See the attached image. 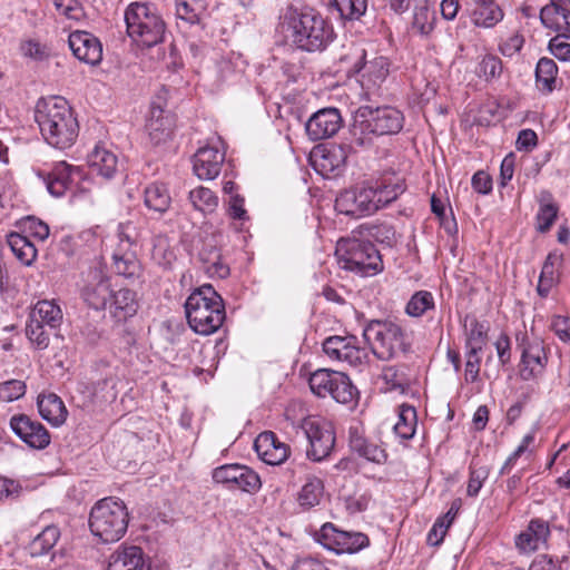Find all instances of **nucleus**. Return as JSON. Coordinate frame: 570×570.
Listing matches in <instances>:
<instances>
[{"label": "nucleus", "mask_w": 570, "mask_h": 570, "mask_svg": "<svg viewBox=\"0 0 570 570\" xmlns=\"http://www.w3.org/2000/svg\"><path fill=\"white\" fill-rule=\"evenodd\" d=\"M405 190L403 177L385 173L340 193L335 199V209L355 218L370 216L395 202Z\"/></svg>", "instance_id": "1"}, {"label": "nucleus", "mask_w": 570, "mask_h": 570, "mask_svg": "<svg viewBox=\"0 0 570 570\" xmlns=\"http://www.w3.org/2000/svg\"><path fill=\"white\" fill-rule=\"evenodd\" d=\"M279 19L285 38L303 51H322L334 40L332 24L313 8L288 6Z\"/></svg>", "instance_id": "2"}, {"label": "nucleus", "mask_w": 570, "mask_h": 570, "mask_svg": "<svg viewBox=\"0 0 570 570\" xmlns=\"http://www.w3.org/2000/svg\"><path fill=\"white\" fill-rule=\"evenodd\" d=\"M35 120L48 145L63 150L76 142L79 124L65 98H40L35 107Z\"/></svg>", "instance_id": "3"}, {"label": "nucleus", "mask_w": 570, "mask_h": 570, "mask_svg": "<svg viewBox=\"0 0 570 570\" xmlns=\"http://www.w3.org/2000/svg\"><path fill=\"white\" fill-rule=\"evenodd\" d=\"M184 306L189 327L200 335L217 332L226 318L224 301L212 285L193 291Z\"/></svg>", "instance_id": "4"}, {"label": "nucleus", "mask_w": 570, "mask_h": 570, "mask_svg": "<svg viewBox=\"0 0 570 570\" xmlns=\"http://www.w3.org/2000/svg\"><path fill=\"white\" fill-rule=\"evenodd\" d=\"M128 523L126 504L111 497L97 501L89 514V529L102 543L119 541L126 534Z\"/></svg>", "instance_id": "5"}, {"label": "nucleus", "mask_w": 570, "mask_h": 570, "mask_svg": "<svg viewBox=\"0 0 570 570\" xmlns=\"http://www.w3.org/2000/svg\"><path fill=\"white\" fill-rule=\"evenodd\" d=\"M335 255L342 269L360 276H372L382 271L381 255L370 240L355 236L341 238L337 242Z\"/></svg>", "instance_id": "6"}, {"label": "nucleus", "mask_w": 570, "mask_h": 570, "mask_svg": "<svg viewBox=\"0 0 570 570\" xmlns=\"http://www.w3.org/2000/svg\"><path fill=\"white\" fill-rule=\"evenodd\" d=\"M363 337L379 360L389 361L406 352L407 344L402 326L391 320H371L363 328Z\"/></svg>", "instance_id": "7"}, {"label": "nucleus", "mask_w": 570, "mask_h": 570, "mask_svg": "<svg viewBox=\"0 0 570 570\" xmlns=\"http://www.w3.org/2000/svg\"><path fill=\"white\" fill-rule=\"evenodd\" d=\"M125 21L128 36L139 46L150 48L164 40V20L145 3H131L126 9Z\"/></svg>", "instance_id": "8"}, {"label": "nucleus", "mask_w": 570, "mask_h": 570, "mask_svg": "<svg viewBox=\"0 0 570 570\" xmlns=\"http://www.w3.org/2000/svg\"><path fill=\"white\" fill-rule=\"evenodd\" d=\"M19 225L22 232L28 235L11 233L8 235V245L10 246L16 257L22 264L28 266L31 265L37 257L36 245L30 240L29 236L43 242L49 236V226L45 222L33 216H27L22 218Z\"/></svg>", "instance_id": "9"}, {"label": "nucleus", "mask_w": 570, "mask_h": 570, "mask_svg": "<svg viewBox=\"0 0 570 570\" xmlns=\"http://www.w3.org/2000/svg\"><path fill=\"white\" fill-rule=\"evenodd\" d=\"M302 429L308 440L306 455L314 462L328 458L335 445V431L331 422L320 417H307Z\"/></svg>", "instance_id": "10"}, {"label": "nucleus", "mask_w": 570, "mask_h": 570, "mask_svg": "<svg viewBox=\"0 0 570 570\" xmlns=\"http://www.w3.org/2000/svg\"><path fill=\"white\" fill-rule=\"evenodd\" d=\"M316 541L325 549L337 554L356 553L370 544V539L362 532L343 531L326 522L315 534Z\"/></svg>", "instance_id": "11"}, {"label": "nucleus", "mask_w": 570, "mask_h": 570, "mask_svg": "<svg viewBox=\"0 0 570 570\" xmlns=\"http://www.w3.org/2000/svg\"><path fill=\"white\" fill-rule=\"evenodd\" d=\"M213 481L228 490L256 493L262 488L259 475L249 466L232 463L223 464L213 470Z\"/></svg>", "instance_id": "12"}, {"label": "nucleus", "mask_w": 570, "mask_h": 570, "mask_svg": "<svg viewBox=\"0 0 570 570\" xmlns=\"http://www.w3.org/2000/svg\"><path fill=\"white\" fill-rule=\"evenodd\" d=\"M323 351L331 360L353 367L363 366L368 360L366 350L357 345V337L354 335L330 336L323 343Z\"/></svg>", "instance_id": "13"}, {"label": "nucleus", "mask_w": 570, "mask_h": 570, "mask_svg": "<svg viewBox=\"0 0 570 570\" xmlns=\"http://www.w3.org/2000/svg\"><path fill=\"white\" fill-rule=\"evenodd\" d=\"M357 117H364L379 136L395 135L402 130L404 125L402 111L391 106L376 108L368 105L361 106L357 109Z\"/></svg>", "instance_id": "14"}, {"label": "nucleus", "mask_w": 570, "mask_h": 570, "mask_svg": "<svg viewBox=\"0 0 570 570\" xmlns=\"http://www.w3.org/2000/svg\"><path fill=\"white\" fill-rule=\"evenodd\" d=\"M111 277L100 266L89 268L81 295L94 309H106L112 296Z\"/></svg>", "instance_id": "15"}, {"label": "nucleus", "mask_w": 570, "mask_h": 570, "mask_svg": "<svg viewBox=\"0 0 570 570\" xmlns=\"http://www.w3.org/2000/svg\"><path fill=\"white\" fill-rule=\"evenodd\" d=\"M9 426L14 435L31 449L43 450L50 444V433L45 425L26 414L12 415Z\"/></svg>", "instance_id": "16"}, {"label": "nucleus", "mask_w": 570, "mask_h": 570, "mask_svg": "<svg viewBox=\"0 0 570 570\" xmlns=\"http://www.w3.org/2000/svg\"><path fill=\"white\" fill-rule=\"evenodd\" d=\"M519 347L521 348L520 375L528 381L541 374L547 365L548 356L541 340L524 336Z\"/></svg>", "instance_id": "17"}, {"label": "nucleus", "mask_w": 570, "mask_h": 570, "mask_svg": "<svg viewBox=\"0 0 570 570\" xmlns=\"http://www.w3.org/2000/svg\"><path fill=\"white\" fill-rule=\"evenodd\" d=\"M342 122V116L337 108H323L309 117L305 130L311 140L327 139L337 134Z\"/></svg>", "instance_id": "18"}, {"label": "nucleus", "mask_w": 570, "mask_h": 570, "mask_svg": "<svg viewBox=\"0 0 570 570\" xmlns=\"http://www.w3.org/2000/svg\"><path fill=\"white\" fill-rule=\"evenodd\" d=\"M47 190L55 197H61L75 183V179H81L82 169L66 161L56 163L52 169L47 173H39Z\"/></svg>", "instance_id": "19"}, {"label": "nucleus", "mask_w": 570, "mask_h": 570, "mask_svg": "<svg viewBox=\"0 0 570 570\" xmlns=\"http://www.w3.org/2000/svg\"><path fill=\"white\" fill-rule=\"evenodd\" d=\"M225 161V151L217 146L200 147L193 157L194 174L202 180L215 179Z\"/></svg>", "instance_id": "20"}, {"label": "nucleus", "mask_w": 570, "mask_h": 570, "mask_svg": "<svg viewBox=\"0 0 570 570\" xmlns=\"http://www.w3.org/2000/svg\"><path fill=\"white\" fill-rule=\"evenodd\" d=\"M73 56L82 62L98 65L102 59V46L97 37L87 31H73L68 38Z\"/></svg>", "instance_id": "21"}, {"label": "nucleus", "mask_w": 570, "mask_h": 570, "mask_svg": "<svg viewBox=\"0 0 570 570\" xmlns=\"http://www.w3.org/2000/svg\"><path fill=\"white\" fill-rule=\"evenodd\" d=\"M131 247L132 243L128 237L120 238L112 253V266L118 275L135 281L141 277L142 268Z\"/></svg>", "instance_id": "22"}, {"label": "nucleus", "mask_w": 570, "mask_h": 570, "mask_svg": "<svg viewBox=\"0 0 570 570\" xmlns=\"http://www.w3.org/2000/svg\"><path fill=\"white\" fill-rule=\"evenodd\" d=\"M540 20L546 28L570 39V0H552L541 9Z\"/></svg>", "instance_id": "23"}, {"label": "nucleus", "mask_w": 570, "mask_h": 570, "mask_svg": "<svg viewBox=\"0 0 570 570\" xmlns=\"http://www.w3.org/2000/svg\"><path fill=\"white\" fill-rule=\"evenodd\" d=\"M549 537L550 527L548 521L535 518L515 537V548L520 553H531L544 546Z\"/></svg>", "instance_id": "24"}, {"label": "nucleus", "mask_w": 570, "mask_h": 570, "mask_svg": "<svg viewBox=\"0 0 570 570\" xmlns=\"http://www.w3.org/2000/svg\"><path fill=\"white\" fill-rule=\"evenodd\" d=\"M258 456L269 465H278L285 462L289 455V446L279 441L272 431L263 432L254 443Z\"/></svg>", "instance_id": "25"}, {"label": "nucleus", "mask_w": 570, "mask_h": 570, "mask_svg": "<svg viewBox=\"0 0 570 570\" xmlns=\"http://www.w3.org/2000/svg\"><path fill=\"white\" fill-rule=\"evenodd\" d=\"M107 570H150V566L140 547L121 544L110 554Z\"/></svg>", "instance_id": "26"}, {"label": "nucleus", "mask_w": 570, "mask_h": 570, "mask_svg": "<svg viewBox=\"0 0 570 570\" xmlns=\"http://www.w3.org/2000/svg\"><path fill=\"white\" fill-rule=\"evenodd\" d=\"M87 164L92 175L111 179L117 171L118 158L109 149L97 145L87 156Z\"/></svg>", "instance_id": "27"}, {"label": "nucleus", "mask_w": 570, "mask_h": 570, "mask_svg": "<svg viewBox=\"0 0 570 570\" xmlns=\"http://www.w3.org/2000/svg\"><path fill=\"white\" fill-rule=\"evenodd\" d=\"M390 72V63L387 58L383 56H376L372 60H364V67H362L360 82L361 86L366 90H373L379 88L381 83L386 79Z\"/></svg>", "instance_id": "28"}, {"label": "nucleus", "mask_w": 570, "mask_h": 570, "mask_svg": "<svg viewBox=\"0 0 570 570\" xmlns=\"http://www.w3.org/2000/svg\"><path fill=\"white\" fill-rule=\"evenodd\" d=\"M348 434V443L353 452L375 463H383L385 461V451L370 442L357 426H351Z\"/></svg>", "instance_id": "29"}, {"label": "nucleus", "mask_w": 570, "mask_h": 570, "mask_svg": "<svg viewBox=\"0 0 570 570\" xmlns=\"http://www.w3.org/2000/svg\"><path fill=\"white\" fill-rule=\"evenodd\" d=\"M146 129L154 145L165 142L173 134V120L160 107L151 106Z\"/></svg>", "instance_id": "30"}, {"label": "nucleus", "mask_w": 570, "mask_h": 570, "mask_svg": "<svg viewBox=\"0 0 570 570\" xmlns=\"http://www.w3.org/2000/svg\"><path fill=\"white\" fill-rule=\"evenodd\" d=\"M107 308H109L111 315L118 321H125L134 316L138 308L136 292L129 288L112 291V296Z\"/></svg>", "instance_id": "31"}, {"label": "nucleus", "mask_w": 570, "mask_h": 570, "mask_svg": "<svg viewBox=\"0 0 570 570\" xmlns=\"http://www.w3.org/2000/svg\"><path fill=\"white\" fill-rule=\"evenodd\" d=\"M37 405L41 417L51 425L60 426L65 423L68 411L58 395L53 393L39 395Z\"/></svg>", "instance_id": "32"}, {"label": "nucleus", "mask_w": 570, "mask_h": 570, "mask_svg": "<svg viewBox=\"0 0 570 570\" xmlns=\"http://www.w3.org/2000/svg\"><path fill=\"white\" fill-rule=\"evenodd\" d=\"M471 11L474 26L492 28L503 19V11L495 0H475Z\"/></svg>", "instance_id": "33"}, {"label": "nucleus", "mask_w": 570, "mask_h": 570, "mask_svg": "<svg viewBox=\"0 0 570 570\" xmlns=\"http://www.w3.org/2000/svg\"><path fill=\"white\" fill-rule=\"evenodd\" d=\"M145 206L159 215L165 214L171 205V196L165 183L153 181L144 189Z\"/></svg>", "instance_id": "34"}, {"label": "nucleus", "mask_w": 570, "mask_h": 570, "mask_svg": "<svg viewBox=\"0 0 570 570\" xmlns=\"http://www.w3.org/2000/svg\"><path fill=\"white\" fill-rule=\"evenodd\" d=\"M434 0H422L412 9V29L421 36H429L435 28Z\"/></svg>", "instance_id": "35"}, {"label": "nucleus", "mask_w": 570, "mask_h": 570, "mask_svg": "<svg viewBox=\"0 0 570 570\" xmlns=\"http://www.w3.org/2000/svg\"><path fill=\"white\" fill-rule=\"evenodd\" d=\"M60 539V530L56 525H47L28 544V552L32 558L49 554Z\"/></svg>", "instance_id": "36"}, {"label": "nucleus", "mask_w": 570, "mask_h": 570, "mask_svg": "<svg viewBox=\"0 0 570 570\" xmlns=\"http://www.w3.org/2000/svg\"><path fill=\"white\" fill-rule=\"evenodd\" d=\"M29 318L37 320L39 323L55 330L62 322V312L53 301H39L30 313Z\"/></svg>", "instance_id": "37"}, {"label": "nucleus", "mask_w": 570, "mask_h": 570, "mask_svg": "<svg viewBox=\"0 0 570 570\" xmlns=\"http://www.w3.org/2000/svg\"><path fill=\"white\" fill-rule=\"evenodd\" d=\"M324 494V483L317 476H308L297 494V502L303 510H309L320 504Z\"/></svg>", "instance_id": "38"}, {"label": "nucleus", "mask_w": 570, "mask_h": 570, "mask_svg": "<svg viewBox=\"0 0 570 570\" xmlns=\"http://www.w3.org/2000/svg\"><path fill=\"white\" fill-rule=\"evenodd\" d=\"M417 425V415L414 406L402 404L399 407L397 422L393 426V431L402 441L412 439L415 434Z\"/></svg>", "instance_id": "39"}, {"label": "nucleus", "mask_w": 570, "mask_h": 570, "mask_svg": "<svg viewBox=\"0 0 570 570\" xmlns=\"http://www.w3.org/2000/svg\"><path fill=\"white\" fill-rule=\"evenodd\" d=\"M208 0H176V17L177 19L188 23H199L203 16L206 13Z\"/></svg>", "instance_id": "40"}, {"label": "nucleus", "mask_w": 570, "mask_h": 570, "mask_svg": "<svg viewBox=\"0 0 570 570\" xmlns=\"http://www.w3.org/2000/svg\"><path fill=\"white\" fill-rule=\"evenodd\" d=\"M327 6L330 10H336L341 19L356 21L365 16L368 0H328Z\"/></svg>", "instance_id": "41"}, {"label": "nucleus", "mask_w": 570, "mask_h": 570, "mask_svg": "<svg viewBox=\"0 0 570 570\" xmlns=\"http://www.w3.org/2000/svg\"><path fill=\"white\" fill-rule=\"evenodd\" d=\"M558 206L553 203L552 196L548 191L541 193L539 199V210L537 213V229L540 233L550 230L558 216Z\"/></svg>", "instance_id": "42"}, {"label": "nucleus", "mask_w": 570, "mask_h": 570, "mask_svg": "<svg viewBox=\"0 0 570 570\" xmlns=\"http://www.w3.org/2000/svg\"><path fill=\"white\" fill-rule=\"evenodd\" d=\"M350 144L352 147L368 148L373 145L376 132L368 126L364 117L355 115L354 124L350 129Z\"/></svg>", "instance_id": "43"}, {"label": "nucleus", "mask_w": 570, "mask_h": 570, "mask_svg": "<svg viewBox=\"0 0 570 570\" xmlns=\"http://www.w3.org/2000/svg\"><path fill=\"white\" fill-rule=\"evenodd\" d=\"M334 387L332 390V397L342 404H350L355 402L358 391L353 385L351 379L343 372L337 371L334 375Z\"/></svg>", "instance_id": "44"}, {"label": "nucleus", "mask_w": 570, "mask_h": 570, "mask_svg": "<svg viewBox=\"0 0 570 570\" xmlns=\"http://www.w3.org/2000/svg\"><path fill=\"white\" fill-rule=\"evenodd\" d=\"M337 374V371L321 368L311 374L308 384L311 391L320 396L326 397L327 395L332 396V390L334 387V375Z\"/></svg>", "instance_id": "45"}, {"label": "nucleus", "mask_w": 570, "mask_h": 570, "mask_svg": "<svg viewBox=\"0 0 570 570\" xmlns=\"http://www.w3.org/2000/svg\"><path fill=\"white\" fill-rule=\"evenodd\" d=\"M189 200L194 208L203 214H212L218 207V197L216 194L203 186L189 191Z\"/></svg>", "instance_id": "46"}, {"label": "nucleus", "mask_w": 570, "mask_h": 570, "mask_svg": "<svg viewBox=\"0 0 570 570\" xmlns=\"http://www.w3.org/2000/svg\"><path fill=\"white\" fill-rule=\"evenodd\" d=\"M435 308L433 294L429 291L415 292L405 306V313L411 317H421Z\"/></svg>", "instance_id": "47"}, {"label": "nucleus", "mask_w": 570, "mask_h": 570, "mask_svg": "<svg viewBox=\"0 0 570 570\" xmlns=\"http://www.w3.org/2000/svg\"><path fill=\"white\" fill-rule=\"evenodd\" d=\"M489 466L480 464L478 460L473 459L469 466L466 495L471 498L478 497L483 483L489 478Z\"/></svg>", "instance_id": "48"}, {"label": "nucleus", "mask_w": 570, "mask_h": 570, "mask_svg": "<svg viewBox=\"0 0 570 570\" xmlns=\"http://www.w3.org/2000/svg\"><path fill=\"white\" fill-rule=\"evenodd\" d=\"M488 332L489 326L487 323L479 322L475 317H472L466 330L465 348L483 351L488 340Z\"/></svg>", "instance_id": "49"}, {"label": "nucleus", "mask_w": 570, "mask_h": 570, "mask_svg": "<svg viewBox=\"0 0 570 570\" xmlns=\"http://www.w3.org/2000/svg\"><path fill=\"white\" fill-rule=\"evenodd\" d=\"M358 232L387 246L395 243V229L387 223L363 224L358 227Z\"/></svg>", "instance_id": "50"}, {"label": "nucleus", "mask_w": 570, "mask_h": 570, "mask_svg": "<svg viewBox=\"0 0 570 570\" xmlns=\"http://www.w3.org/2000/svg\"><path fill=\"white\" fill-rule=\"evenodd\" d=\"M366 51L361 46H352L340 57V63L343 66L347 76L358 75L364 67Z\"/></svg>", "instance_id": "51"}, {"label": "nucleus", "mask_w": 570, "mask_h": 570, "mask_svg": "<svg viewBox=\"0 0 570 570\" xmlns=\"http://www.w3.org/2000/svg\"><path fill=\"white\" fill-rule=\"evenodd\" d=\"M557 73L558 67L556 62L550 58H541L535 67L537 85L542 89L551 91L556 81Z\"/></svg>", "instance_id": "52"}, {"label": "nucleus", "mask_w": 570, "mask_h": 570, "mask_svg": "<svg viewBox=\"0 0 570 570\" xmlns=\"http://www.w3.org/2000/svg\"><path fill=\"white\" fill-rule=\"evenodd\" d=\"M45 324L39 323L36 318H29L26 333L28 338L32 344L36 345L38 350H45L48 347L50 342V336L48 331L46 330Z\"/></svg>", "instance_id": "53"}, {"label": "nucleus", "mask_w": 570, "mask_h": 570, "mask_svg": "<svg viewBox=\"0 0 570 570\" xmlns=\"http://www.w3.org/2000/svg\"><path fill=\"white\" fill-rule=\"evenodd\" d=\"M381 379L385 384V389L389 391L400 390L401 392H404L407 386V380L404 373L394 365L385 366L382 370Z\"/></svg>", "instance_id": "54"}, {"label": "nucleus", "mask_w": 570, "mask_h": 570, "mask_svg": "<svg viewBox=\"0 0 570 570\" xmlns=\"http://www.w3.org/2000/svg\"><path fill=\"white\" fill-rule=\"evenodd\" d=\"M503 70L502 61L499 57L493 55H485L478 65L476 72L485 80L498 78Z\"/></svg>", "instance_id": "55"}, {"label": "nucleus", "mask_w": 570, "mask_h": 570, "mask_svg": "<svg viewBox=\"0 0 570 570\" xmlns=\"http://www.w3.org/2000/svg\"><path fill=\"white\" fill-rule=\"evenodd\" d=\"M27 391V385L21 380H8L0 383V401L13 402L21 399Z\"/></svg>", "instance_id": "56"}, {"label": "nucleus", "mask_w": 570, "mask_h": 570, "mask_svg": "<svg viewBox=\"0 0 570 570\" xmlns=\"http://www.w3.org/2000/svg\"><path fill=\"white\" fill-rule=\"evenodd\" d=\"M481 352L475 348H465L464 379L466 383H474L479 379L481 368Z\"/></svg>", "instance_id": "57"}, {"label": "nucleus", "mask_w": 570, "mask_h": 570, "mask_svg": "<svg viewBox=\"0 0 570 570\" xmlns=\"http://www.w3.org/2000/svg\"><path fill=\"white\" fill-rule=\"evenodd\" d=\"M55 7L59 14L71 20H80L83 17V8L78 0H55Z\"/></svg>", "instance_id": "58"}, {"label": "nucleus", "mask_w": 570, "mask_h": 570, "mask_svg": "<svg viewBox=\"0 0 570 570\" xmlns=\"http://www.w3.org/2000/svg\"><path fill=\"white\" fill-rule=\"evenodd\" d=\"M550 328L554 335L564 344L570 345V317L566 315H554L551 318Z\"/></svg>", "instance_id": "59"}, {"label": "nucleus", "mask_w": 570, "mask_h": 570, "mask_svg": "<svg viewBox=\"0 0 570 570\" xmlns=\"http://www.w3.org/2000/svg\"><path fill=\"white\" fill-rule=\"evenodd\" d=\"M21 52L24 57L36 61H42L48 58V48L35 40H27L21 43Z\"/></svg>", "instance_id": "60"}, {"label": "nucleus", "mask_w": 570, "mask_h": 570, "mask_svg": "<svg viewBox=\"0 0 570 570\" xmlns=\"http://www.w3.org/2000/svg\"><path fill=\"white\" fill-rule=\"evenodd\" d=\"M562 35H557L549 41L550 52L561 61H570V43Z\"/></svg>", "instance_id": "61"}, {"label": "nucleus", "mask_w": 570, "mask_h": 570, "mask_svg": "<svg viewBox=\"0 0 570 570\" xmlns=\"http://www.w3.org/2000/svg\"><path fill=\"white\" fill-rule=\"evenodd\" d=\"M244 198L239 194L232 195L227 205V214L230 218L237 220L248 219L247 212L244 207Z\"/></svg>", "instance_id": "62"}, {"label": "nucleus", "mask_w": 570, "mask_h": 570, "mask_svg": "<svg viewBox=\"0 0 570 570\" xmlns=\"http://www.w3.org/2000/svg\"><path fill=\"white\" fill-rule=\"evenodd\" d=\"M562 263V254L558 252H551L547 256L540 275L542 277L557 278V269Z\"/></svg>", "instance_id": "63"}, {"label": "nucleus", "mask_w": 570, "mask_h": 570, "mask_svg": "<svg viewBox=\"0 0 570 570\" xmlns=\"http://www.w3.org/2000/svg\"><path fill=\"white\" fill-rule=\"evenodd\" d=\"M523 43V37L519 33H514L500 45V51L505 57H513L521 50Z\"/></svg>", "instance_id": "64"}]
</instances>
